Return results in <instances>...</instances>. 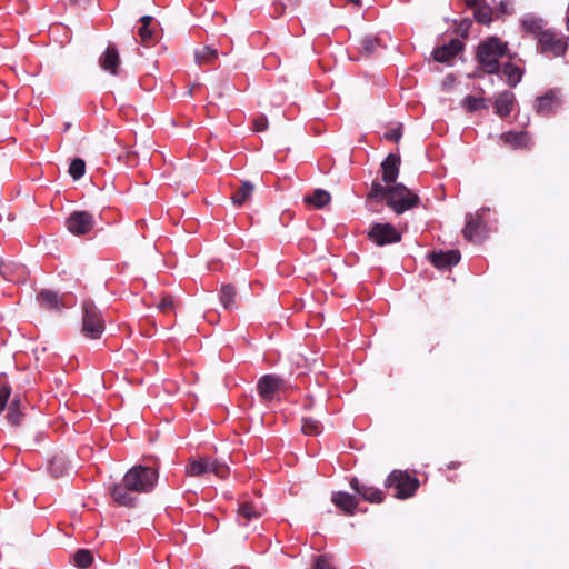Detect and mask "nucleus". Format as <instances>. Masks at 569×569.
<instances>
[{
    "label": "nucleus",
    "instance_id": "nucleus-25",
    "mask_svg": "<svg viewBox=\"0 0 569 569\" xmlns=\"http://www.w3.org/2000/svg\"><path fill=\"white\" fill-rule=\"evenodd\" d=\"M236 296L237 290L232 284H222L220 288V302L226 309H234L236 308Z\"/></svg>",
    "mask_w": 569,
    "mask_h": 569
},
{
    "label": "nucleus",
    "instance_id": "nucleus-19",
    "mask_svg": "<svg viewBox=\"0 0 569 569\" xmlns=\"http://www.w3.org/2000/svg\"><path fill=\"white\" fill-rule=\"evenodd\" d=\"M463 46L459 40H451L448 44L439 47L433 51V58L438 62H448L455 58Z\"/></svg>",
    "mask_w": 569,
    "mask_h": 569
},
{
    "label": "nucleus",
    "instance_id": "nucleus-27",
    "mask_svg": "<svg viewBox=\"0 0 569 569\" xmlns=\"http://www.w3.org/2000/svg\"><path fill=\"white\" fill-rule=\"evenodd\" d=\"M557 103L556 92L550 91L549 93L537 99L536 110L539 113L549 112L552 107Z\"/></svg>",
    "mask_w": 569,
    "mask_h": 569
},
{
    "label": "nucleus",
    "instance_id": "nucleus-30",
    "mask_svg": "<svg viewBox=\"0 0 569 569\" xmlns=\"http://www.w3.org/2000/svg\"><path fill=\"white\" fill-rule=\"evenodd\" d=\"M217 57V50L211 47H203L202 49L196 51V61L199 64L210 63L214 61Z\"/></svg>",
    "mask_w": 569,
    "mask_h": 569
},
{
    "label": "nucleus",
    "instance_id": "nucleus-24",
    "mask_svg": "<svg viewBox=\"0 0 569 569\" xmlns=\"http://www.w3.org/2000/svg\"><path fill=\"white\" fill-rule=\"evenodd\" d=\"M502 73L507 79V83L511 87L517 86L521 81L523 74L522 69L511 62L503 64Z\"/></svg>",
    "mask_w": 569,
    "mask_h": 569
},
{
    "label": "nucleus",
    "instance_id": "nucleus-38",
    "mask_svg": "<svg viewBox=\"0 0 569 569\" xmlns=\"http://www.w3.org/2000/svg\"><path fill=\"white\" fill-rule=\"evenodd\" d=\"M475 19L479 23L489 24L492 21V10L488 6H480L475 11Z\"/></svg>",
    "mask_w": 569,
    "mask_h": 569
},
{
    "label": "nucleus",
    "instance_id": "nucleus-12",
    "mask_svg": "<svg viewBox=\"0 0 569 569\" xmlns=\"http://www.w3.org/2000/svg\"><path fill=\"white\" fill-rule=\"evenodd\" d=\"M47 470L52 477L58 478L68 475L72 470V466L66 455L59 451L48 460Z\"/></svg>",
    "mask_w": 569,
    "mask_h": 569
},
{
    "label": "nucleus",
    "instance_id": "nucleus-7",
    "mask_svg": "<svg viewBox=\"0 0 569 569\" xmlns=\"http://www.w3.org/2000/svg\"><path fill=\"white\" fill-rule=\"evenodd\" d=\"M538 42L541 52L552 57L562 56L568 48V38L558 36L551 30L541 31Z\"/></svg>",
    "mask_w": 569,
    "mask_h": 569
},
{
    "label": "nucleus",
    "instance_id": "nucleus-35",
    "mask_svg": "<svg viewBox=\"0 0 569 569\" xmlns=\"http://www.w3.org/2000/svg\"><path fill=\"white\" fill-rule=\"evenodd\" d=\"M391 189V186H382L380 182H372L369 197L372 199L381 200L386 198V201L389 197V191Z\"/></svg>",
    "mask_w": 569,
    "mask_h": 569
},
{
    "label": "nucleus",
    "instance_id": "nucleus-39",
    "mask_svg": "<svg viewBox=\"0 0 569 569\" xmlns=\"http://www.w3.org/2000/svg\"><path fill=\"white\" fill-rule=\"evenodd\" d=\"M86 172V163L82 159H74L69 167V173L74 179H80Z\"/></svg>",
    "mask_w": 569,
    "mask_h": 569
},
{
    "label": "nucleus",
    "instance_id": "nucleus-29",
    "mask_svg": "<svg viewBox=\"0 0 569 569\" xmlns=\"http://www.w3.org/2000/svg\"><path fill=\"white\" fill-rule=\"evenodd\" d=\"M128 489L121 486H114L112 488L111 495L116 502L123 506H130L133 502V498L128 493Z\"/></svg>",
    "mask_w": 569,
    "mask_h": 569
},
{
    "label": "nucleus",
    "instance_id": "nucleus-3",
    "mask_svg": "<svg viewBox=\"0 0 569 569\" xmlns=\"http://www.w3.org/2000/svg\"><path fill=\"white\" fill-rule=\"evenodd\" d=\"M419 203V197L402 183L391 186L387 206L397 214H401L407 210L416 208Z\"/></svg>",
    "mask_w": 569,
    "mask_h": 569
},
{
    "label": "nucleus",
    "instance_id": "nucleus-11",
    "mask_svg": "<svg viewBox=\"0 0 569 569\" xmlns=\"http://www.w3.org/2000/svg\"><path fill=\"white\" fill-rule=\"evenodd\" d=\"M400 157L398 154H389L381 163V179L386 184H395L399 176Z\"/></svg>",
    "mask_w": 569,
    "mask_h": 569
},
{
    "label": "nucleus",
    "instance_id": "nucleus-46",
    "mask_svg": "<svg viewBox=\"0 0 569 569\" xmlns=\"http://www.w3.org/2000/svg\"><path fill=\"white\" fill-rule=\"evenodd\" d=\"M468 7H476L481 0H465Z\"/></svg>",
    "mask_w": 569,
    "mask_h": 569
},
{
    "label": "nucleus",
    "instance_id": "nucleus-26",
    "mask_svg": "<svg viewBox=\"0 0 569 569\" xmlns=\"http://www.w3.org/2000/svg\"><path fill=\"white\" fill-rule=\"evenodd\" d=\"M254 186L251 182H242L241 187L231 197L232 203L236 206L243 204L248 199L251 198Z\"/></svg>",
    "mask_w": 569,
    "mask_h": 569
},
{
    "label": "nucleus",
    "instance_id": "nucleus-34",
    "mask_svg": "<svg viewBox=\"0 0 569 569\" xmlns=\"http://www.w3.org/2000/svg\"><path fill=\"white\" fill-rule=\"evenodd\" d=\"M7 420L13 426H19L21 423L22 413L19 409V400L18 399H13L11 401L10 407H9V412L7 415Z\"/></svg>",
    "mask_w": 569,
    "mask_h": 569
},
{
    "label": "nucleus",
    "instance_id": "nucleus-32",
    "mask_svg": "<svg viewBox=\"0 0 569 569\" xmlns=\"http://www.w3.org/2000/svg\"><path fill=\"white\" fill-rule=\"evenodd\" d=\"M151 20L152 17L150 16H143L140 19L141 27L138 29V34L142 43H147L149 40L152 39L153 31L149 28Z\"/></svg>",
    "mask_w": 569,
    "mask_h": 569
},
{
    "label": "nucleus",
    "instance_id": "nucleus-44",
    "mask_svg": "<svg viewBox=\"0 0 569 569\" xmlns=\"http://www.w3.org/2000/svg\"><path fill=\"white\" fill-rule=\"evenodd\" d=\"M254 130L256 131H264L268 128V119L264 116H260L254 119L253 121Z\"/></svg>",
    "mask_w": 569,
    "mask_h": 569
},
{
    "label": "nucleus",
    "instance_id": "nucleus-15",
    "mask_svg": "<svg viewBox=\"0 0 569 569\" xmlns=\"http://www.w3.org/2000/svg\"><path fill=\"white\" fill-rule=\"evenodd\" d=\"M500 140L512 149H530L531 138L526 131H508L500 136Z\"/></svg>",
    "mask_w": 569,
    "mask_h": 569
},
{
    "label": "nucleus",
    "instance_id": "nucleus-6",
    "mask_svg": "<svg viewBox=\"0 0 569 569\" xmlns=\"http://www.w3.org/2000/svg\"><path fill=\"white\" fill-rule=\"evenodd\" d=\"M104 330L101 312L92 303L83 306L82 332L91 339L100 338Z\"/></svg>",
    "mask_w": 569,
    "mask_h": 569
},
{
    "label": "nucleus",
    "instance_id": "nucleus-43",
    "mask_svg": "<svg viewBox=\"0 0 569 569\" xmlns=\"http://www.w3.org/2000/svg\"><path fill=\"white\" fill-rule=\"evenodd\" d=\"M157 308L162 312H168L173 309V300L171 297H163L157 305Z\"/></svg>",
    "mask_w": 569,
    "mask_h": 569
},
{
    "label": "nucleus",
    "instance_id": "nucleus-5",
    "mask_svg": "<svg viewBox=\"0 0 569 569\" xmlns=\"http://www.w3.org/2000/svg\"><path fill=\"white\" fill-rule=\"evenodd\" d=\"M186 473L190 477H200L206 473H214L217 477L224 479L229 475V467L216 460L199 458L190 461L186 466Z\"/></svg>",
    "mask_w": 569,
    "mask_h": 569
},
{
    "label": "nucleus",
    "instance_id": "nucleus-33",
    "mask_svg": "<svg viewBox=\"0 0 569 569\" xmlns=\"http://www.w3.org/2000/svg\"><path fill=\"white\" fill-rule=\"evenodd\" d=\"M522 27L532 33H537L538 37L541 31H545L543 30V20L540 18H536V17L525 18L522 20Z\"/></svg>",
    "mask_w": 569,
    "mask_h": 569
},
{
    "label": "nucleus",
    "instance_id": "nucleus-37",
    "mask_svg": "<svg viewBox=\"0 0 569 569\" xmlns=\"http://www.w3.org/2000/svg\"><path fill=\"white\" fill-rule=\"evenodd\" d=\"M379 46V40L375 36H366L360 41V50L369 56L376 51V48Z\"/></svg>",
    "mask_w": 569,
    "mask_h": 569
},
{
    "label": "nucleus",
    "instance_id": "nucleus-10",
    "mask_svg": "<svg viewBox=\"0 0 569 569\" xmlns=\"http://www.w3.org/2000/svg\"><path fill=\"white\" fill-rule=\"evenodd\" d=\"M257 388L259 396L270 401L276 398L278 391L286 388V382L274 375H266L259 379Z\"/></svg>",
    "mask_w": 569,
    "mask_h": 569
},
{
    "label": "nucleus",
    "instance_id": "nucleus-16",
    "mask_svg": "<svg viewBox=\"0 0 569 569\" xmlns=\"http://www.w3.org/2000/svg\"><path fill=\"white\" fill-rule=\"evenodd\" d=\"M40 307L49 312H59L64 307L62 298L54 291L42 290L38 296Z\"/></svg>",
    "mask_w": 569,
    "mask_h": 569
},
{
    "label": "nucleus",
    "instance_id": "nucleus-1",
    "mask_svg": "<svg viewBox=\"0 0 569 569\" xmlns=\"http://www.w3.org/2000/svg\"><path fill=\"white\" fill-rule=\"evenodd\" d=\"M508 43L498 37H489L483 40L477 49V59L486 73H497L499 60L507 56Z\"/></svg>",
    "mask_w": 569,
    "mask_h": 569
},
{
    "label": "nucleus",
    "instance_id": "nucleus-9",
    "mask_svg": "<svg viewBox=\"0 0 569 569\" xmlns=\"http://www.w3.org/2000/svg\"><path fill=\"white\" fill-rule=\"evenodd\" d=\"M93 226V217L87 211H74L67 220L68 230L76 236L88 233L92 230Z\"/></svg>",
    "mask_w": 569,
    "mask_h": 569
},
{
    "label": "nucleus",
    "instance_id": "nucleus-22",
    "mask_svg": "<svg viewBox=\"0 0 569 569\" xmlns=\"http://www.w3.org/2000/svg\"><path fill=\"white\" fill-rule=\"evenodd\" d=\"M332 502L347 513H353L358 501L355 496L347 492H337L332 496Z\"/></svg>",
    "mask_w": 569,
    "mask_h": 569
},
{
    "label": "nucleus",
    "instance_id": "nucleus-4",
    "mask_svg": "<svg viewBox=\"0 0 569 569\" xmlns=\"http://www.w3.org/2000/svg\"><path fill=\"white\" fill-rule=\"evenodd\" d=\"M386 487L393 488L396 490V498L406 499L415 495L419 487V480L407 472L395 470L388 476Z\"/></svg>",
    "mask_w": 569,
    "mask_h": 569
},
{
    "label": "nucleus",
    "instance_id": "nucleus-13",
    "mask_svg": "<svg viewBox=\"0 0 569 569\" xmlns=\"http://www.w3.org/2000/svg\"><path fill=\"white\" fill-rule=\"evenodd\" d=\"M350 487L366 501L380 503L383 500V492L381 490L367 483H360L357 478L350 480Z\"/></svg>",
    "mask_w": 569,
    "mask_h": 569
},
{
    "label": "nucleus",
    "instance_id": "nucleus-40",
    "mask_svg": "<svg viewBox=\"0 0 569 569\" xmlns=\"http://www.w3.org/2000/svg\"><path fill=\"white\" fill-rule=\"evenodd\" d=\"M463 107L469 111H476L485 108L483 99L468 96L463 100Z\"/></svg>",
    "mask_w": 569,
    "mask_h": 569
},
{
    "label": "nucleus",
    "instance_id": "nucleus-28",
    "mask_svg": "<svg viewBox=\"0 0 569 569\" xmlns=\"http://www.w3.org/2000/svg\"><path fill=\"white\" fill-rule=\"evenodd\" d=\"M260 513L248 502H243L238 508V519L241 525H247L251 519L258 518Z\"/></svg>",
    "mask_w": 569,
    "mask_h": 569
},
{
    "label": "nucleus",
    "instance_id": "nucleus-45",
    "mask_svg": "<svg viewBox=\"0 0 569 569\" xmlns=\"http://www.w3.org/2000/svg\"><path fill=\"white\" fill-rule=\"evenodd\" d=\"M401 136H402L401 128L398 127V128H396V129H393V130H391L389 132H386L383 137L387 140L398 142L400 140Z\"/></svg>",
    "mask_w": 569,
    "mask_h": 569
},
{
    "label": "nucleus",
    "instance_id": "nucleus-21",
    "mask_svg": "<svg viewBox=\"0 0 569 569\" xmlns=\"http://www.w3.org/2000/svg\"><path fill=\"white\" fill-rule=\"evenodd\" d=\"M24 274V268L6 263L0 259V276L4 281L20 282Z\"/></svg>",
    "mask_w": 569,
    "mask_h": 569
},
{
    "label": "nucleus",
    "instance_id": "nucleus-23",
    "mask_svg": "<svg viewBox=\"0 0 569 569\" xmlns=\"http://www.w3.org/2000/svg\"><path fill=\"white\" fill-rule=\"evenodd\" d=\"M303 200L307 204H311L317 209H321L330 202L331 196L323 189H317L311 196H306Z\"/></svg>",
    "mask_w": 569,
    "mask_h": 569
},
{
    "label": "nucleus",
    "instance_id": "nucleus-2",
    "mask_svg": "<svg viewBox=\"0 0 569 569\" xmlns=\"http://www.w3.org/2000/svg\"><path fill=\"white\" fill-rule=\"evenodd\" d=\"M158 481V471L150 467L134 466L123 477L126 488L134 492H149Z\"/></svg>",
    "mask_w": 569,
    "mask_h": 569
},
{
    "label": "nucleus",
    "instance_id": "nucleus-8",
    "mask_svg": "<svg viewBox=\"0 0 569 569\" xmlns=\"http://www.w3.org/2000/svg\"><path fill=\"white\" fill-rule=\"evenodd\" d=\"M369 239L378 246L396 243L401 240V234L389 223H376L368 233Z\"/></svg>",
    "mask_w": 569,
    "mask_h": 569
},
{
    "label": "nucleus",
    "instance_id": "nucleus-36",
    "mask_svg": "<svg viewBox=\"0 0 569 569\" xmlns=\"http://www.w3.org/2000/svg\"><path fill=\"white\" fill-rule=\"evenodd\" d=\"M301 430L305 435L317 436L321 432V426L317 419L305 418L302 420Z\"/></svg>",
    "mask_w": 569,
    "mask_h": 569
},
{
    "label": "nucleus",
    "instance_id": "nucleus-31",
    "mask_svg": "<svg viewBox=\"0 0 569 569\" xmlns=\"http://www.w3.org/2000/svg\"><path fill=\"white\" fill-rule=\"evenodd\" d=\"M73 561L78 568L86 569L92 563L93 556L89 550L80 549L74 553Z\"/></svg>",
    "mask_w": 569,
    "mask_h": 569
},
{
    "label": "nucleus",
    "instance_id": "nucleus-42",
    "mask_svg": "<svg viewBox=\"0 0 569 569\" xmlns=\"http://www.w3.org/2000/svg\"><path fill=\"white\" fill-rule=\"evenodd\" d=\"M10 395H11V388L8 385H1V387H0V411L4 409Z\"/></svg>",
    "mask_w": 569,
    "mask_h": 569
},
{
    "label": "nucleus",
    "instance_id": "nucleus-14",
    "mask_svg": "<svg viewBox=\"0 0 569 569\" xmlns=\"http://www.w3.org/2000/svg\"><path fill=\"white\" fill-rule=\"evenodd\" d=\"M483 230L482 216L480 211L470 213L466 218V226L463 228V236L469 241H478Z\"/></svg>",
    "mask_w": 569,
    "mask_h": 569
},
{
    "label": "nucleus",
    "instance_id": "nucleus-47",
    "mask_svg": "<svg viewBox=\"0 0 569 569\" xmlns=\"http://www.w3.org/2000/svg\"><path fill=\"white\" fill-rule=\"evenodd\" d=\"M72 2H89L90 0H71Z\"/></svg>",
    "mask_w": 569,
    "mask_h": 569
},
{
    "label": "nucleus",
    "instance_id": "nucleus-18",
    "mask_svg": "<svg viewBox=\"0 0 569 569\" xmlns=\"http://www.w3.org/2000/svg\"><path fill=\"white\" fill-rule=\"evenodd\" d=\"M120 62L121 61L118 50L111 46L106 49V51L99 59L101 68L110 72L111 74H118Z\"/></svg>",
    "mask_w": 569,
    "mask_h": 569
},
{
    "label": "nucleus",
    "instance_id": "nucleus-17",
    "mask_svg": "<svg viewBox=\"0 0 569 569\" xmlns=\"http://www.w3.org/2000/svg\"><path fill=\"white\" fill-rule=\"evenodd\" d=\"M430 260L438 269H446L459 262L460 253L457 250L433 252L430 254Z\"/></svg>",
    "mask_w": 569,
    "mask_h": 569
},
{
    "label": "nucleus",
    "instance_id": "nucleus-20",
    "mask_svg": "<svg viewBox=\"0 0 569 569\" xmlns=\"http://www.w3.org/2000/svg\"><path fill=\"white\" fill-rule=\"evenodd\" d=\"M515 103V94L510 91H503L497 96L495 100L496 113L499 117H507L510 114Z\"/></svg>",
    "mask_w": 569,
    "mask_h": 569
},
{
    "label": "nucleus",
    "instance_id": "nucleus-41",
    "mask_svg": "<svg viewBox=\"0 0 569 569\" xmlns=\"http://www.w3.org/2000/svg\"><path fill=\"white\" fill-rule=\"evenodd\" d=\"M313 569H335L331 565V557L327 555L318 556L315 559V566Z\"/></svg>",
    "mask_w": 569,
    "mask_h": 569
}]
</instances>
